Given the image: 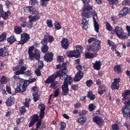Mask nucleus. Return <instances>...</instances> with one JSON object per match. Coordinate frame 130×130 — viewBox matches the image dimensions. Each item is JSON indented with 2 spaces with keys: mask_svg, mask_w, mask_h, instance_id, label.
<instances>
[{
  "mask_svg": "<svg viewBox=\"0 0 130 130\" xmlns=\"http://www.w3.org/2000/svg\"><path fill=\"white\" fill-rule=\"evenodd\" d=\"M59 85V84L57 82H55L53 83L51 85L50 87L52 88L53 89H55L57 88Z\"/></svg>",
  "mask_w": 130,
  "mask_h": 130,
  "instance_id": "nucleus-39",
  "label": "nucleus"
},
{
  "mask_svg": "<svg viewBox=\"0 0 130 130\" xmlns=\"http://www.w3.org/2000/svg\"><path fill=\"white\" fill-rule=\"evenodd\" d=\"M86 83V85L88 87H90L92 85L93 83V82L92 80H89L87 81Z\"/></svg>",
  "mask_w": 130,
  "mask_h": 130,
  "instance_id": "nucleus-58",
  "label": "nucleus"
},
{
  "mask_svg": "<svg viewBox=\"0 0 130 130\" xmlns=\"http://www.w3.org/2000/svg\"><path fill=\"white\" fill-rule=\"evenodd\" d=\"M82 15L83 17L81 21L82 26L83 29L86 30L88 28V18L90 17V13H87L85 11H83Z\"/></svg>",
  "mask_w": 130,
  "mask_h": 130,
  "instance_id": "nucleus-1",
  "label": "nucleus"
},
{
  "mask_svg": "<svg viewBox=\"0 0 130 130\" xmlns=\"http://www.w3.org/2000/svg\"><path fill=\"white\" fill-rule=\"evenodd\" d=\"M114 70L115 72L118 73H121L122 72V70L119 65L115 66L114 68Z\"/></svg>",
  "mask_w": 130,
  "mask_h": 130,
  "instance_id": "nucleus-31",
  "label": "nucleus"
},
{
  "mask_svg": "<svg viewBox=\"0 0 130 130\" xmlns=\"http://www.w3.org/2000/svg\"><path fill=\"white\" fill-rule=\"evenodd\" d=\"M38 107L40 110V119H41L43 117L44 115V110L45 109V105L44 104L40 103Z\"/></svg>",
  "mask_w": 130,
  "mask_h": 130,
  "instance_id": "nucleus-10",
  "label": "nucleus"
},
{
  "mask_svg": "<svg viewBox=\"0 0 130 130\" xmlns=\"http://www.w3.org/2000/svg\"><path fill=\"white\" fill-rule=\"evenodd\" d=\"M24 60L22 59H20L19 61V63L18 65L15 67H14L13 68V70L14 71H15L19 69V67L20 66H22L24 63Z\"/></svg>",
  "mask_w": 130,
  "mask_h": 130,
  "instance_id": "nucleus-27",
  "label": "nucleus"
},
{
  "mask_svg": "<svg viewBox=\"0 0 130 130\" xmlns=\"http://www.w3.org/2000/svg\"><path fill=\"white\" fill-rule=\"evenodd\" d=\"M31 12L33 14H37L38 12V11L36 7H32Z\"/></svg>",
  "mask_w": 130,
  "mask_h": 130,
  "instance_id": "nucleus-40",
  "label": "nucleus"
},
{
  "mask_svg": "<svg viewBox=\"0 0 130 130\" xmlns=\"http://www.w3.org/2000/svg\"><path fill=\"white\" fill-rule=\"evenodd\" d=\"M15 101V99L13 96H10L6 100L5 103L7 106H10L14 103Z\"/></svg>",
  "mask_w": 130,
  "mask_h": 130,
  "instance_id": "nucleus-17",
  "label": "nucleus"
},
{
  "mask_svg": "<svg viewBox=\"0 0 130 130\" xmlns=\"http://www.w3.org/2000/svg\"><path fill=\"white\" fill-rule=\"evenodd\" d=\"M106 26L107 29L109 31L111 30L112 29V27L109 23L107 22L106 23Z\"/></svg>",
  "mask_w": 130,
  "mask_h": 130,
  "instance_id": "nucleus-60",
  "label": "nucleus"
},
{
  "mask_svg": "<svg viewBox=\"0 0 130 130\" xmlns=\"http://www.w3.org/2000/svg\"><path fill=\"white\" fill-rule=\"evenodd\" d=\"M26 18H22L21 19V21L23 22V23L21 25V26L23 27H25L26 26Z\"/></svg>",
  "mask_w": 130,
  "mask_h": 130,
  "instance_id": "nucleus-42",
  "label": "nucleus"
},
{
  "mask_svg": "<svg viewBox=\"0 0 130 130\" xmlns=\"http://www.w3.org/2000/svg\"><path fill=\"white\" fill-rule=\"evenodd\" d=\"M129 0H124L122 3L123 5H128L129 6Z\"/></svg>",
  "mask_w": 130,
  "mask_h": 130,
  "instance_id": "nucleus-62",
  "label": "nucleus"
},
{
  "mask_svg": "<svg viewBox=\"0 0 130 130\" xmlns=\"http://www.w3.org/2000/svg\"><path fill=\"white\" fill-rule=\"evenodd\" d=\"M1 14L4 19H7L8 16L10 15L11 14V12L9 11H7L6 12L3 11L1 12Z\"/></svg>",
  "mask_w": 130,
  "mask_h": 130,
  "instance_id": "nucleus-22",
  "label": "nucleus"
},
{
  "mask_svg": "<svg viewBox=\"0 0 130 130\" xmlns=\"http://www.w3.org/2000/svg\"><path fill=\"white\" fill-rule=\"evenodd\" d=\"M129 95H130V90H124L122 94L123 97L122 100L123 101H125L128 100L129 98L127 96Z\"/></svg>",
  "mask_w": 130,
  "mask_h": 130,
  "instance_id": "nucleus-20",
  "label": "nucleus"
},
{
  "mask_svg": "<svg viewBox=\"0 0 130 130\" xmlns=\"http://www.w3.org/2000/svg\"><path fill=\"white\" fill-rule=\"evenodd\" d=\"M53 54L52 53H46L44 57L45 60L47 62H50L52 60Z\"/></svg>",
  "mask_w": 130,
  "mask_h": 130,
  "instance_id": "nucleus-11",
  "label": "nucleus"
},
{
  "mask_svg": "<svg viewBox=\"0 0 130 130\" xmlns=\"http://www.w3.org/2000/svg\"><path fill=\"white\" fill-rule=\"evenodd\" d=\"M20 113L21 114H24L26 111L25 107L24 106L20 107L19 109Z\"/></svg>",
  "mask_w": 130,
  "mask_h": 130,
  "instance_id": "nucleus-49",
  "label": "nucleus"
},
{
  "mask_svg": "<svg viewBox=\"0 0 130 130\" xmlns=\"http://www.w3.org/2000/svg\"><path fill=\"white\" fill-rule=\"evenodd\" d=\"M29 36L28 34L26 33H24L22 34L21 36V40L18 42V44L23 45L29 40Z\"/></svg>",
  "mask_w": 130,
  "mask_h": 130,
  "instance_id": "nucleus-5",
  "label": "nucleus"
},
{
  "mask_svg": "<svg viewBox=\"0 0 130 130\" xmlns=\"http://www.w3.org/2000/svg\"><path fill=\"white\" fill-rule=\"evenodd\" d=\"M76 51H78L80 54L82 53L83 50V48L80 45H77L75 46Z\"/></svg>",
  "mask_w": 130,
  "mask_h": 130,
  "instance_id": "nucleus-37",
  "label": "nucleus"
},
{
  "mask_svg": "<svg viewBox=\"0 0 130 130\" xmlns=\"http://www.w3.org/2000/svg\"><path fill=\"white\" fill-rule=\"evenodd\" d=\"M67 72V70L65 69H63L62 71H61V72L62 74H61V75L60 76V78L62 79L63 80V79H64V82L65 81V80L66 79H67V81L66 82H67V81L68 82L69 81V79H68L69 78H70L71 79V82L70 83V84L71 83L72 80V78L71 77L70 75H66V73Z\"/></svg>",
  "mask_w": 130,
  "mask_h": 130,
  "instance_id": "nucleus-8",
  "label": "nucleus"
},
{
  "mask_svg": "<svg viewBox=\"0 0 130 130\" xmlns=\"http://www.w3.org/2000/svg\"><path fill=\"white\" fill-rule=\"evenodd\" d=\"M89 10V11H85L86 13H90V17L91 16V15L93 14V23L94 26V29L95 31L97 33L99 32V25L98 23V22L96 21V19L97 18V15L96 13L94 11H91L90 10Z\"/></svg>",
  "mask_w": 130,
  "mask_h": 130,
  "instance_id": "nucleus-3",
  "label": "nucleus"
},
{
  "mask_svg": "<svg viewBox=\"0 0 130 130\" xmlns=\"http://www.w3.org/2000/svg\"><path fill=\"white\" fill-rule=\"evenodd\" d=\"M94 43V44L93 46V49L95 50L94 52H97L100 49V42L99 40H96Z\"/></svg>",
  "mask_w": 130,
  "mask_h": 130,
  "instance_id": "nucleus-18",
  "label": "nucleus"
},
{
  "mask_svg": "<svg viewBox=\"0 0 130 130\" xmlns=\"http://www.w3.org/2000/svg\"><path fill=\"white\" fill-rule=\"evenodd\" d=\"M68 79H66L65 81L64 82L62 86V88L63 91V95H64L67 94L69 91V89L68 88V85L70 84L71 81V79L70 78L68 79L69 81L66 82Z\"/></svg>",
  "mask_w": 130,
  "mask_h": 130,
  "instance_id": "nucleus-6",
  "label": "nucleus"
},
{
  "mask_svg": "<svg viewBox=\"0 0 130 130\" xmlns=\"http://www.w3.org/2000/svg\"><path fill=\"white\" fill-rule=\"evenodd\" d=\"M86 120V118L84 117H83L79 118L77 119L76 120L79 123L83 124L85 122Z\"/></svg>",
  "mask_w": 130,
  "mask_h": 130,
  "instance_id": "nucleus-35",
  "label": "nucleus"
},
{
  "mask_svg": "<svg viewBox=\"0 0 130 130\" xmlns=\"http://www.w3.org/2000/svg\"><path fill=\"white\" fill-rule=\"evenodd\" d=\"M127 101H125L124 102V104L125 106L126 107H129L130 106V99H128Z\"/></svg>",
  "mask_w": 130,
  "mask_h": 130,
  "instance_id": "nucleus-63",
  "label": "nucleus"
},
{
  "mask_svg": "<svg viewBox=\"0 0 130 130\" xmlns=\"http://www.w3.org/2000/svg\"><path fill=\"white\" fill-rule=\"evenodd\" d=\"M7 40L8 42L10 44L13 43L16 40V38L14 37V36H12L8 38Z\"/></svg>",
  "mask_w": 130,
  "mask_h": 130,
  "instance_id": "nucleus-32",
  "label": "nucleus"
},
{
  "mask_svg": "<svg viewBox=\"0 0 130 130\" xmlns=\"http://www.w3.org/2000/svg\"><path fill=\"white\" fill-rule=\"evenodd\" d=\"M31 118L32 119L31 120L29 125V127H31L33 126L35 122L37 121L39 119V117L36 114L34 116H32Z\"/></svg>",
  "mask_w": 130,
  "mask_h": 130,
  "instance_id": "nucleus-12",
  "label": "nucleus"
},
{
  "mask_svg": "<svg viewBox=\"0 0 130 130\" xmlns=\"http://www.w3.org/2000/svg\"><path fill=\"white\" fill-rule=\"evenodd\" d=\"M35 58L37 60H38L40 57V55L39 52L35 53L34 56Z\"/></svg>",
  "mask_w": 130,
  "mask_h": 130,
  "instance_id": "nucleus-56",
  "label": "nucleus"
},
{
  "mask_svg": "<svg viewBox=\"0 0 130 130\" xmlns=\"http://www.w3.org/2000/svg\"><path fill=\"white\" fill-rule=\"evenodd\" d=\"M130 11V8L128 7H124L120 11L119 14V15L125 16L127 14H128Z\"/></svg>",
  "mask_w": 130,
  "mask_h": 130,
  "instance_id": "nucleus-13",
  "label": "nucleus"
},
{
  "mask_svg": "<svg viewBox=\"0 0 130 130\" xmlns=\"http://www.w3.org/2000/svg\"><path fill=\"white\" fill-rule=\"evenodd\" d=\"M46 23L48 27L50 28L52 27L53 26L52 21L51 20H47L46 21Z\"/></svg>",
  "mask_w": 130,
  "mask_h": 130,
  "instance_id": "nucleus-45",
  "label": "nucleus"
},
{
  "mask_svg": "<svg viewBox=\"0 0 130 130\" xmlns=\"http://www.w3.org/2000/svg\"><path fill=\"white\" fill-rule=\"evenodd\" d=\"M56 78L53 75L49 77L45 82V83L49 84L53 83L55 80Z\"/></svg>",
  "mask_w": 130,
  "mask_h": 130,
  "instance_id": "nucleus-25",
  "label": "nucleus"
},
{
  "mask_svg": "<svg viewBox=\"0 0 130 130\" xmlns=\"http://www.w3.org/2000/svg\"><path fill=\"white\" fill-rule=\"evenodd\" d=\"M7 54V52L3 50V48L0 49V56H4L6 55Z\"/></svg>",
  "mask_w": 130,
  "mask_h": 130,
  "instance_id": "nucleus-50",
  "label": "nucleus"
},
{
  "mask_svg": "<svg viewBox=\"0 0 130 130\" xmlns=\"http://www.w3.org/2000/svg\"><path fill=\"white\" fill-rule=\"evenodd\" d=\"M61 74V71L60 70L57 71L55 74H54L53 75H54V76L56 78L59 77V76H60V77Z\"/></svg>",
  "mask_w": 130,
  "mask_h": 130,
  "instance_id": "nucleus-54",
  "label": "nucleus"
},
{
  "mask_svg": "<svg viewBox=\"0 0 130 130\" xmlns=\"http://www.w3.org/2000/svg\"><path fill=\"white\" fill-rule=\"evenodd\" d=\"M96 107V106L93 104H90L88 106L89 110L90 111H92L94 110Z\"/></svg>",
  "mask_w": 130,
  "mask_h": 130,
  "instance_id": "nucleus-36",
  "label": "nucleus"
},
{
  "mask_svg": "<svg viewBox=\"0 0 130 130\" xmlns=\"http://www.w3.org/2000/svg\"><path fill=\"white\" fill-rule=\"evenodd\" d=\"M40 16L39 15H34L33 17L30 15L28 16L29 21L30 22H35L37 21L40 18Z\"/></svg>",
  "mask_w": 130,
  "mask_h": 130,
  "instance_id": "nucleus-21",
  "label": "nucleus"
},
{
  "mask_svg": "<svg viewBox=\"0 0 130 130\" xmlns=\"http://www.w3.org/2000/svg\"><path fill=\"white\" fill-rule=\"evenodd\" d=\"M19 84V86L15 90L16 92L21 93L25 91L29 83L27 81H24L23 80H21Z\"/></svg>",
  "mask_w": 130,
  "mask_h": 130,
  "instance_id": "nucleus-2",
  "label": "nucleus"
},
{
  "mask_svg": "<svg viewBox=\"0 0 130 130\" xmlns=\"http://www.w3.org/2000/svg\"><path fill=\"white\" fill-rule=\"evenodd\" d=\"M125 110L128 111H130V109H128L126 108H123L122 109V111L123 112L125 115H127V117L130 120V112L129 113H128V112L125 111Z\"/></svg>",
  "mask_w": 130,
  "mask_h": 130,
  "instance_id": "nucleus-30",
  "label": "nucleus"
},
{
  "mask_svg": "<svg viewBox=\"0 0 130 130\" xmlns=\"http://www.w3.org/2000/svg\"><path fill=\"white\" fill-rule=\"evenodd\" d=\"M87 97L91 100H93L95 98V95L92 94L91 91H90L88 92Z\"/></svg>",
  "mask_w": 130,
  "mask_h": 130,
  "instance_id": "nucleus-34",
  "label": "nucleus"
},
{
  "mask_svg": "<svg viewBox=\"0 0 130 130\" xmlns=\"http://www.w3.org/2000/svg\"><path fill=\"white\" fill-rule=\"evenodd\" d=\"M60 89H56L54 92V96L55 97L58 96L59 94Z\"/></svg>",
  "mask_w": 130,
  "mask_h": 130,
  "instance_id": "nucleus-51",
  "label": "nucleus"
},
{
  "mask_svg": "<svg viewBox=\"0 0 130 130\" xmlns=\"http://www.w3.org/2000/svg\"><path fill=\"white\" fill-rule=\"evenodd\" d=\"M83 72L79 71L76 74L74 77V80L76 81H79L80 79L83 77Z\"/></svg>",
  "mask_w": 130,
  "mask_h": 130,
  "instance_id": "nucleus-19",
  "label": "nucleus"
},
{
  "mask_svg": "<svg viewBox=\"0 0 130 130\" xmlns=\"http://www.w3.org/2000/svg\"><path fill=\"white\" fill-rule=\"evenodd\" d=\"M93 120L99 126H101L104 124V122L103 120L98 116L94 117Z\"/></svg>",
  "mask_w": 130,
  "mask_h": 130,
  "instance_id": "nucleus-16",
  "label": "nucleus"
},
{
  "mask_svg": "<svg viewBox=\"0 0 130 130\" xmlns=\"http://www.w3.org/2000/svg\"><path fill=\"white\" fill-rule=\"evenodd\" d=\"M28 66L26 64L22 66L21 69L18 70L16 72V74L18 75L19 74H23L24 73L25 71L27 68Z\"/></svg>",
  "mask_w": 130,
  "mask_h": 130,
  "instance_id": "nucleus-15",
  "label": "nucleus"
},
{
  "mask_svg": "<svg viewBox=\"0 0 130 130\" xmlns=\"http://www.w3.org/2000/svg\"><path fill=\"white\" fill-rule=\"evenodd\" d=\"M115 31L117 36L120 38L122 39L128 38L126 34L123 32L122 28L120 27L117 26Z\"/></svg>",
  "mask_w": 130,
  "mask_h": 130,
  "instance_id": "nucleus-4",
  "label": "nucleus"
},
{
  "mask_svg": "<svg viewBox=\"0 0 130 130\" xmlns=\"http://www.w3.org/2000/svg\"><path fill=\"white\" fill-rule=\"evenodd\" d=\"M87 50L88 51H90L93 52L95 51V50L93 49V46H87Z\"/></svg>",
  "mask_w": 130,
  "mask_h": 130,
  "instance_id": "nucleus-59",
  "label": "nucleus"
},
{
  "mask_svg": "<svg viewBox=\"0 0 130 130\" xmlns=\"http://www.w3.org/2000/svg\"><path fill=\"white\" fill-rule=\"evenodd\" d=\"M73 51L74 57L76 58H78L80 56V54L78 51L76 50V51L75 50H73Z\"/></svg>",
  "mask_w": 130,
  "mask_h": 130,
  "instance_id": "nucleus-52",
  "label": "nucleus"
},
{
  "mask_svg": "<svg viewBox=\"0 0 130 130\" xmlns=\"http://www.w3.org/2000/svg\"><path fill=\"white\" fill-rule=\"evenodd\" d=\"M50 0H41L40 2V5L42 6H46L48 2Z\"/></svg>",
  "mask_w": 130,
  "mask_h": 130,
  "instance_id": "nucleus-44",
  "label": "nucleus"
},
{
  "mask_svg": "<svg viewBox=\"0 0 130 130\" xmlns=\"http://www.w3.org/2000/svg\"><path fill=\"white\" fill-rule=\"evenodd\" d=\"M126 29L128 32L127 36H129L130 35V26L128 25H126Z\"/></svg>",
  "mask_w": 130,
  "mask_h": 130,
  "instance_id": "nucleus-64",
  "label": "nucleus"
},
{
  "mask_svg": "<svg viewBox=\"0 0 130 130\" xmlns=\"http://www.w3.org/2000/svg\"><path fill=\"white\" fill-rule=\"evenodd\" d=\"M119 84H117L113 82L111 85V88L113 90H117L119 88Z\"/></svg>",
  "mask_w": 130,
  "mask_h": 130,
  "instance_id": "nucleus-33",
  "label": "nucleus"
},
{
  "mask_svg": "<svg viewBox=\"0 0 130 130\" xmlns=\"http://www.w3.org/2000/svg\"><path fill=\"white\" fill-rule=\"evenodd\" d=\"M54 40V37L48 34L45 35L44 36V38L42 41V43L43 45H46L48 41L50 42H51Z\"/></svg>",
  "mask_w": 130,
  "mask_h": 130,
  "instance_id": "nucleus-9",
  "label": "nucleus"
},
{
  "mask_svg": "<svg viewBox=\"0 0 130 130\" xmlns=\"http://www.w3.org/2000/svg\"><path fill=\"white\" fill-rule=\"evenodd\" d=\"M14 32L17 34H20L22 32L21 28L20 27L15 26L14 27Z\"/></svg>",
  "mask_w": 130,
  "mask_h": 130,
  "instance_id": "nucleus-29",
  "label": "nucleus"
},
{
  "mask_svg": "<svg viewBox=\"0 0 130 130\" xmlns=\"http://www.w3.org/2000/svg\"><path fill=\"white\" fill-rule=\"evenodd\" d=\"M67 64L66 63H63L62 65H61L60 64H58L56 65V67L57 69H61V74H62L61 71L64 69H66L67 70V68H66Z\"/></svg>",
  "mask_w": 130,
  "mask_h": 130,
  "instance_id": "nucleus-28",
  "label": "nucleus"
},
{
  "mask_svg": "<svg viewBox=\"0 0 130 130\" xmlns=\"http://www.w3.org/2000/svg\"><path fill=\"white\" fill-rule=\"evenodd\" d=\"M8 81L7 79L4 76L2 77L0 82L2 84H6Z\"/></svg>",
  "mask_w": 130,
  "mask_h": 130,
  "instance_id": "nucleus-38",
  "label": "nucleus"
},
{
  "mask_svg": "<svg viewBox=\"0 0 130 130\" xmlns=\"http://www.w3.org/2000/svg\"><path fill=\"white\" fill-rule=\"evenodd\" d=\"M109 1V3L111 5L117 4L118 3V0H107Z\"/></svg>",
  "mask_w": 130,
  "mask_h": 130,
  "instance_id": "nucleus-48",
  "label": "nucleus"
},
{
  "mask_svg": "<svg viewBox=\"0 0 130 130\" xmlns=\"http://www.w3.org/2000/svg\"><path fill=\"white\" fill-rule=\"evenodd\" d=\"M43 62L41 61H39L38 68L39 69H41L43 66Z\"/></svg>",
  "mask_w": 130,
  "mask_h": 130,
  "instance_id": "nucleus-61",
  "label": "nucleus"
},
{
  "mask_svg": "<svg viewBox=\"0 0 130 130\" xmlns=\"http://www.w3.org/2000/svg\"><path fill=\"white\" fill-rule=\"evenodd\" d=\"M106 88L105 86L103 85L100 86L99 88L98 93L100 94H102L105 92Z\"/></svg>",
  "mask_w": 130,
  "mask_h": 130,
  "instance_id": "nucleus-23",
  "label": "nucleus"
},
{
  "mask_svg": "<svg viewBox=\"0 0 130 130\" xmlns=\"http://www.w3.org/2000/svg\"><path fill=\"white\" fill-rule=\"evenodd\" d=\"M112 130H119V127L117 124H114L112 125Z\"/></svg>",
  "mask_w": 130,
  "mask_h": 130,
  "instance_id": "nucleus-57",
  "label": "nucleus"
},
{
  "mask_svg": "<svg viewBox=\"0 0 130 130\" xmlns=\"http://www.w3.org/2000/svg\"><path fill=\"white\" fill-rule=\"evenodd\" d=\"M82 1L84 4H85L82 9L83 11L92 10V6L89 4L90 2V0H82Z\"/></svg>",
  "mask_w": 130,
  "mask_h": 130,
  "instance_id": "nucleus-7",
  "label": "nucleus"
},
{
  "mask_svg": "<svg viewBox=\"0 0 130 130\" xmlns=\"http://www.w3.org/2000/svg\"><path fill=\"white\" fill-rule=\"evenodd\" d=\"M55 28L57 30H59L61 28V27L60 24L58 22H56L55 23Z\"/></svg>",
  "mask_w": 130,
  "mask_h": 130,
  "instance_id": "nucleus-47",
  "label": "nucleus"
},
{
  "mask_svg": "<svg viewBox=\"0 0 130 130\" xmlns=\"http://www.w3.org/2000/svg\"><path fill=\"white\" fill-rule=\"evenodd\" d=\"M43 46H42L41 48V51L44 53H45L47 52L48 50V46L46 45H43Z\"/></svg>",
  "mask_w": 130,
  "mask_h": 130,
  "instance_id": "nucleus-41",
  "label": "nucleus"
},
{
  "mask_svg": "<svg viewBox=\"0 0 130 130\" xmlns=\"http://www.w3.org/2000/svg\"><path fill=\"white\" fill-rule=\"evenodd\" d=\"M67 56L70 57H74L73 51L68 52L67 54Z\"/></svg>",
  "mask_w": 130,
  "mask_h": 130,
  "instance_id": "nucleus-53",
  "label": "nucleus"
},
{
  "mask_svg": "<svg viewBox=\"0 0 130 130\" xmlns=\"http://www.w3.org/2000/svg\"><path fill=\"white\" fill-rule=\"evenodd\" d=\"M33 95L34 96V100L35 102H36L39 100L40 96L38 93H33Z\"/></svg>",
  "mask_w": 130,
  "mask_h": 130,
  "instance_id": "nucleus-43",
  "label": "nucleus"
},
{
  "mask_svg": "<svg viewBox=\"0 0 130 130\" xmlns=\"http://www.w3.org/2000/svg\"><path fill=\"white\" fill-rule=\"evenodd\" d=\"M61 43V46L63 48L67 49L68 48L69 43L67 39L64 38L62 39Z\"/></svg>",
  "mask_w": 130,
  "mask_h": 130,
  "instance_id": "nucleus-14",
  "label": "nucleus"
},
{
  "mask_svg": "<svg viewBox=\"0 0 130 130\" xmlns=\"http://www.w3.org/2000/svg\"><path fill=\"white\" fill-rule=\"evenodd\" d=\"M97 55V54L96 53H86L85 54V56L87 58H91L96 56Z\"/></svg>",
  "mask_w": 130,
  "mask_h": 130,
  "instance_id": "nucleus-24",
  "label": "nucleus"
},
{
  "mask_svg": "<svg viewBox=\"0 0 130 130\" xmlns=\"http://www.w3.org/2000/svg\"><path fill=\"white\" fill-rule=\"evenodd\" d=\"M6 34L5 33H3L0 36V41H2L6 39Z\"/></svg>",
  "mask_w": 130,
  "mask_h": 130,
  "instance_id": "nucleus-46",
  "label": "nucleus"
},
{
  "mask_svg": "<svg viewBox=\"0 0 130 130\" xmlns=\"http://www.w3.org/2000/svg\"><path fill=\"white\" fill-rule=\"evenodd\" d=\"M61 127L60 129L61 130H64L66 127V123L64 122H61L60 123Z\"/></svg>",
  "mask_w": 130,
  "mask_h": 130,
  "instance_id": "nucleus-55",
  "label": "nucleus"
},
{
  "mask_svg": "<svg viewBox=\"0 0 130 130\" xmlns=\"http://www.w3.org/2000/svg\"><path fill=\"white\" fill-rule=\"evenodd\" d=\"M93 68L97 70H99L101 68V64L100 61H96L95 63H93Z\"/></svg>",
  "mask_w": 130,
  "mask_h": 130,
  "instance_id": "nucleus-26",
  "label": "nucleus"
}]
</instances>
